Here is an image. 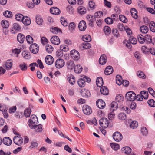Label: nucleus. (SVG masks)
<instances>
[{
	"label": "nucleus",
	"instance_id": "nucleus-1",
	"mask_svg": "<svg viewBox=\"0 0 155 155\" xmlns=\"http://www.w3.org/2000/svg\"><path fill=\"white\" fill-rule=\"evenodd\" d=\"M28 123L29 127H32V126L38 124L37 117L35 115H32L31 116V119L29 120Z\"/></svg>",
	"mask_w": 155,
	"mask_h": 155
},
{
	"label": "nucleus",
	"instance_id": "nucleus-2",
	"mask_svg": "<svg viewBox=\"0 0 155 155\" xmlns=\"http://www.w3.org/2000/svg\"><path fill=\"white\" fill-rule=\"evenodd\" d=\"M136 94L133 91L127 92L126 94L125 98L128 101H133L136 99Z\"/></svg>",
	"mask_w": 155,
	"mask_h": 155
},
{
	"label": "nucleus",
	"instance_id": "nucleus-3",
	"mask_svg": "<svg viewBox=\"0 0 155 155\" xmlns=\"http://www.w3.org/2000/svg\"><path fill=\"white\" fill-rule=\"evenodd\" d=\"M13 141L14 143L18 146L21 145L23 143V139L22 137L18 136H15L13 138Z\"/></svg>",
	"mask_w": 155,
	"mask_h": 155
},
{
	"label": "nucleus",
	"instance_id": "nucleus-4",
	"mask_svg": "<svg viewBox=\"0 0 155 155\" xmlns=\"http://www.w3.org/2000/svg\"><path fill=\"white\" fill-rule=\"evenodd\" d=\"M100 125L103 128H106L109 124V122L107 119L105 118H102L99 120Z\"/></svg>",
	"mask_w": 155,
	"mask_h": 155
},
{
	"label": "nucleus",
	"instance_id": "nucleus-5",
	"mask_svg": "<svg viewBox=\"0 0 155 155\" xmlns=\"http://www.w3.org/2000/svg\"><path fill=\"white\" fill-rule=\"evenodd\" d=\"M71 58L74 60H78L80 57L79 53L76 50H72L70 52Z\"/></svg>",
	"mask_w": 155,
	"mask_h": 155
},
{
	"label": "nucleus",
	"instance_id": "nucleus-6",
	"mask_svg": "<svg viewBox=\"0 0 155 155\" xmlns=\"http://www.w3.org/2000/svg\"><path fill=\"white\" fill-rule=\"evenodd\" d=\"M113 137L115 141L118 142L121 140L122 139V135L119 132H116L113 134Z\"/></svg>",
	"mask_w": 155,
	"mask_h": 155
},
{
	"label": "nucleus",
	"instance_id": "nucleus-7",
	"mask_svg": "<svg viewBox=\"0 0 155 155\" xmlns=\"http://www.w3.org/2000/svg\"><path fill=\"white\" fill-rule=\"evenodd\" d=\"M39 46L38 45L34 43L31 44L30 47V51L33 54H35L38 51Z\"/></svg>",
	"mask_w": 155,
	"mask_h": 155
},
{
	"label": "nucleus",
	"instance_id": "nucleus-8",
	"mask_svg": "<svg viewBox=\"0 0 155 155\" xmlns=\"http://www.w3.org/2000/svg\"><path fill=\"white\" fill-rule=\"evenodd\" d=\"M83 111L84 114L87 115H89L92 112V110L91 107L87 105H84L82 107Z\"/></svg>",
	"mask_w": 155,
	"mask_h": 155
},
{
	"label": "nucleus",
	"instance_id": "nucleus-9",
	"mask_svg": "<svg viewBox=\"0 0 155 155\" xmlns=\"http://www.w3.org/2000/svg\"><path fill=\"white\" fill-rule=\"evenodd\" d=\"M64 60L61 58L58 59L55 62V65L57 68H60L62 67L64 65Z\"/></svg>",
	"mask_w": 155,
	"mask_h": 155
},
{
	"label": "nucleus",
	"instance_id": "nucleus-10",
	"mask_svg": "<svg viewBox=\"0 0 155 155\" xmlns=\"http://www.w3.org/2000/svg\"><path fill=\"white\" fill-rule=\"evenodd\" d=\"M96 104L97 106L101 109L104 108L106 105L104 101L101 99H99L97 100Z\"/></svg>",
	"mask_w": 155,
	"mask_h": 155
},
{
	"label": "nucleus",
	"instance_id": "nucleus-11",
	"mask_svg": "<svg viewBox=\"0 0 155 155\" xmlns=\"http://www.w3.org/2000/svg\"><path fill=\"white\" fill-rule=\"evenodd\" d=\"M78 27L80 31H84L87 28L85 21L84 20L81 21L79 23Z\"/></svg>",
	"mask_w": 155,
	"mask_h": 155
},
{
	"label": "nucleus",
	"instance_id": "nucleus-12",
	"mask_svg": "<svg viewBox=\"0 0 155 155\" xmlns=\"http://www.w3.org/2000/svg\"><path fill=\"white\" fill-rule=\"evenodd\" d=\"M51 41L53 44L55 45H58L60 43V41L58 37L54 36L51 38Z\"/></svg>",
	"mask_w": 155,
	"mask_h": 155
},
{
	"label": "nucleus",
	"instance_id": "nucleus-13",
	"mask_svg": "<svg viewBox=\"0 0 155 155\" xmlns=\"http://www.w3.org/2000/svg\"><path fill=\"white\" fill-rule=\"evenodd\" d=\"M54 61V58L51 55H47L45 58V61L46 63L48 65H51L53 64Z\"/></svg>",
	"mask_w": 155,
	"mask_h": 155
},
{
	"label": "nucleus",
	"instance_id": "nucleus-14",
	"mask_svg": "<svg viewBox=\"0 0 155 155\" xmlns=\"http://www.w3.org/2000/svg\"><path fill=\"white\" fill-rule=\"evenodd\" d=\"M33 127L30 128L31 129H34V131L36 132H41L42 130V125L41 124L38 125L36 124Z\"/></svg>",
	"mask_w": 155,
	"mask_h": 155
},
{
	"label": "nucleus",
	"instance_id": "nucleus-15",
	"mask_svg": "<svg viewBox=\"0 0 155 155\" xmlns=\"http://www.w3.org/2000/svg\"><path fill=\"white\" fill-rule=\"evenodd\" d=\"M50 11L51 13L53 14L58 15L60 13V10L56 7L51 8L50 9Z\"/></svg>",
	"mask_w": 155,
	"mask_h": 155
},
{
	"label": "nucleus",
	"instance_id": "nucleus-16",
	"mask_svg": "<svg viewBox=\"0 0 155 155\" xmlns=\"http://www.w3.org/2000/svg\"><path fill=\"white\" fill-rule=\"evenodd\" d=\"M113 69L112 67L110 66H107L105 68L104 73L106 75H109L112 73Z\"/></svg>",
	"mask_w": 155,
	"mask_h": 155
},
{
	"label": "nucleus",
	"instance_id": "nucleus-17",
	"mask_svg": "<svg viewBox=\"0 0 155 155\" xmlns=\"http://www.w3.org/2000/svg\"><path fill=\"white\" fill-rule=\"evenodd\" d=\"M107 61V57L104 54L101 55L99 60V63L101 65H104Z\"/></svg>",
	"mask_w": 155,
	"mask_h": 155
},
{
	"label": "nucleus",
	"instance_id": "nucleus-18",
	"mask_svg": "<svg viewBox=\"0 0 155 155\" xmlns=\"http://www.w3.org/2000/svg\"><path fill=\"white\" fill-rule=\"evenodd\" d=\"M3 142L4 144L9 146L12 144V141L11 139L8 137H5L3 139Z\"/></svg>",
	"mask_w": 155,
	"mask_h": 155
},
{
	"label": "nucleus",
	"instance_id": "nucleus-19",
	"mask_svg": "<svg viewBox=\"0 0 155 155\" xmlns=\"http://www.w3.org/2000/svg\"><path fill=\"white\" fill-rule=\"evenodd\" d=\"M66 65L68 68L71 70L73 69L75 66L74 62L71 60H69L67 62Z\"/></svg>",
	"mask_w": 155,
	"mask_h": 155
},
{
	"label": "nucleus",
	"instance_id": "nucleus-20",
	"mask_svg": "<svg viewBox=\"0 0 155 155\" xmlns=\"http://www.w3.org/2000/svg\"><path fill=\"white\" fill-rule=\"evenodd\" d=\"M25 39V36L21 33L18 34L17 37V39L18 42L21 43L23 42Z\"/></svg>",
	"mask_w": 155,
	"mask_h": 155
},
{
	"label": "nucleus",
	"instance_id": "nucleus-21",
	"mask_svg": "<svg viewBox=\"0 0 155 155\" xmlns=\"http://www.w3.org/2000/svg\"><path fill=\"white\" fill-rule=\"evenodd\" d=\"M100 92L103 94L106 95L108 94L109 90L107 87L102 86L100 89Z\"/></svg>",
	"mask_w": 155,
	"mask_h": 155
},
{
	"label": "nucleus",
	"instance_id": "nucleus-22",
	"mask_svg": "<svg viewBox=\"0 0 155 155\" xmlns=\"http://www.w3.org/2000/svg\"><path fill=\"white\" fill-rule=\"evenodd\" d=\"M22 22L26 25H28L31 23V20L29 17L25 16L23 19Z\"/></svg>",
	"mask_w": 155,
	"mask_h": 155
},
{
	"label": "nucleus",
	"instance_id": "nucleus-23",
	"mask_svg": "<svg viewBox=\"0 0 155 155\" xmlns=\"http://www.w3.org/2000/svg\"><path fill=\"white\" fill-rule=\"evenodd\" d=\"M77 83L80 87H83L85 85V81L83 78H80L78 80Z\"/></svg>",
	"mask_w": 155,
	"mask_h": 155
},
{
	"label": "nucleus",
	"instance_id": "nucleus-24",
	"mask_svg": "<svg viewBox=\"0 0 155 155\" xmlns=\"http://www.w3.org/2000/svg\"><path fill=\"white\" fill-rule=\"evenodd\" d=\"M78 13L81 15L84 14L87 11L86 8L82 6H79L78 8Z\"/></svg>",
	"mask_w": 155,
	"mask_h": 155
},
{
	"label": "nucleus",
	"instance_id": "nucleus-25",
	"mask_svg": "<svg viewBox=\"0 0 155 155\" xmlns=\"http://www.w3.org/2000/svg\"><path fill=\"white\" fill-rule=\"evenodd\" d=\"M96 84L98 87H101L103 84V79L101 77L98 78L96 81Z\"/></svg>",
	"mask_w": 155,
	"mask_h": 155
},
{
	"label": "nucleus",
	"instance_id": "nucleus-26",
	"mask_svg": "<svg viewBox=\"0 0 155 155\" xmlns=\"http://www.w3.org/2000/svg\"><path fill=\"white\" fill-rule=\"evenodd\" d=\"M110 110L114 111L118 107V104L116 102L113 101L110 104Z\"/></svg>",
	"mask_w": 155,
	"mask_h": 155
},
{
	"label": "nucleus",
	"instance_id": "nucleus-27",
	"mask_svg": "<svg viewBox=\"0 0 155 155\" xmlns=\"http://www.w3.org/2000/svg\"><path fill=\"white\" fill-rule=\"evenodd\" d=\"M95 16L94 17L91 15H88L87 16V18L90 21L89 25H92L93 22L95 20Z\"/></svg>",
	"mask_w": 155,
	"mask_h": 155
},
{
	"label": "nucleus",
	"instance_id": "nucleus-28",
	"mask_svg": "<svg viewBox=\"0 0 155 155\" xmlns=\"http://www.w3.org/2000/svg\"><path fill=\"white\" fill-rule=\"evenodd\" d=\"M130 12L132 16L135 19H137L138 18L137 15V11L134 8H132L131 9Z\"/></svg>",
	"mask_w": 155,
	"mask_h": 155
},
{
	"label": "nucleus",
	"instance_id": "nucleus-29",
	"mask_svg": "<svg viewBox=\"0 0 155 155\" xmlns=\"http://www.w3.org/2000/svg\"><path fill=\"white\" fill-rule=\"evenodd\" d=\"M36 21L38 25H42L43 20L41 17L39 15H37L36 17Z\"/></svg>",
	"mask_w": 155,
	"mask_h": 155
},
{
	"label": "nucleus",
	"instance_id": "nucleus-30",
	"mask_svg": "<svg viewBox=\"0 0 155 155\" xmlns=\"http://www.w3.org/2000/svg\"><path fill=\"white\" fill-rule=\"evenodd\" d=\"M116 83L118 85H120L122 84L123 80L121 76L119 75H117L116 76Z\"/></svg>",
	"mask_w": 155,
	"mask_h": 155
},
{
	"label": "nucleus",
	"instance_id": "nucleus-31",
	"mask_svg": "<svg viewBox=\"0 0 155 155\" xmlns=\"http://www.w3.org/2000/svg\"><path fill=\"white\" fill-rule=\"evenodd\" d=\"M74 68V71L76 73H80L83 69L82 67L80 65L75 66Z\"/></svg>",
	"mask_w": 155,
	"mask_h": 155
},
{
	"label": "nucleus",
	"instance_id": "nucleus-32",
	"mask_svg": "<svg viewBox=\"0 0 155 155\" xmlns=\"http://www.w3.org/2000/svg\"><path fill=\"white\" fill-rule=\"evenodd\" d=\"M12 61L11 60H9L6 62L5 64L6 68L7 70H9L11 69L12 65Z\"/></svg>",
	"mask_w": 155,
	"mask_h": 155
},
{
	"label": "nucleus",
	"instance_id": "nucleus-33",
	"mask_svg": "<svg viewBox=\"0 0 155 155\" xmlns=\"http://www.w3.org/2000/svg\"><path fill=\"white\" fill-rule=\"evenodd\" d=\"M68 80L69 83H70L71 85H73L75 82V77L73 76H70L68 78Z\"/></svg>",
	"mask_w": 155,
	"mask_h": 155
},
{
	"label": "nucleus",
	"instance_id": "nucleus-34",
	"mask_svg": "<svg viewBox=\"0 0 155 155\" xmlns=\"http://www.w3.org/2000/svg\"><path fill=\"white\" fill-rule=\"evenodd\" d=\"M82 40L85 42H88L91 41V38L90 35H85L83 36Z\"/></svg>",
	"mask_w": 155,
	"mask_h": 155
},
{
	"label": "nucleus",
	"instance_id": "nucleus-35",
	"mask_svg": "<svg viewBox=\"0 0 155 155\" xmlns=\"http://www.w3.org/2000/svg\"><path fill=\"white\" fill-rule=\"evenodd\" d=\"M13 29L15 32H17L19 31L21 29V27L20 25L17 23H14L13 24Z\"/></svg>",
	"mask_w": 155,
	"mask_h": 155
},
{
	"label": "nucleus",
	"instance_id": "nucleus-36",
	"mask_svg": "<svg viewBox=\"0 0 155 155\" xmlns=\"http://www.w3.org/2000/svg\"><path fill=\"white\" fill-rule=\"evenodd\" d=\"M150 30L153 32H155V23L153 21H151L149 24Z\"/></svg>",
	"mask_w": 155,
	"mask_h": 155
},
{
	"label": "nucleus",
	"instance_id": "nucleus-37",
	"mask_svg": "<svg viewBox=\"0 0 155 155\" xmlns=\"http://www.w3.org/2000/svg\"><path fill=\"white\" fill-rule=\"evenodd\" d=\"M122 150L124 151V153L126 154H129L131 152V149L129 147H125L122 148Z\"/></svg>",
	"mask_w": 155,
	"mask_h": 155
},
{
	"label": "nucleus",
	"instance_id": "nucleus-38",
	"mask_svg": "<svg viewBox=\"0 0 155 155\" xmlns=\"http://www.w3.org/2000/svg\"><path fill=\"white\" fill-rule=\"evenodd\" d=\"M45 49L48 53H51L53 51L54 48L51 45H48L46 46Z\"/></svg>",
	"mask_w": 155,
	"mask_h": 155
},
{
	"label": "nucleus",
	"instance_id": "nucleus-39",
	"mask_svg": "<svg viewBox=\"0 0 155 155\" xmlns=\"http://www.w3.org/2000/svg\"><path fill=\"white\" fill-rule=\"evenodd\" d=\"M140 31L143 33H146L148 31V28L146 26L143 25L140 27Z\"/></svg>",
	"mask_w": 155,
	"mask_h": 155
},
{
	"label": "nucleus",
	"instance_id": "nucleus-40",
	"mask_svg": "<svg viewBox=\"0 0 155 155\" xmlns=\"http://www.w3.org/2000/svg\"><path fill=\"white\" fill-rule=\"evenodd\" d=\"M60 22L61 24L64 27H66L68 25V23L67 20L63 17H61Z\"/></svg>",
	"mask_w": 155,
	"mask_h": 155
},
{
	"label": "nucleus",
	"instance_id": "nucleus-41",
	"mask_svg": "<svg viewBox=\"0 0 155 155\" xmlns=\"http://www.w3.org/2000/svg\"><path fill=\"white\" fill-rule=\"evenodd\" d=\"M2 27L5 28H7L9 26L8 21L6 20H2L1 22Z\"/></svg>",
	"mask_w": 155,
	"mask_h": 155
},
{
	"label": "nucleus",
	"instance_id": "nucleus-42",
	"mask_svg": "<svg viewBox=\"0 0 155 155\" xmlns=\"http://www.w3.org/2000/svg\"><path fill=\"white\" fill-rule=\"evenodd\" d=\"M15 18L16 20L20 21H22L24 17V16L21 14H17L15 16Z\"/></svg>",
	"mask_w": 155,
	"mask_h": 155
},
{
	"label": "nucleus",
	"instance_id": "nucleus-43",
	"mask_svg": "<svg viewBox=\"0 0 155 155\" xmlns=\"http://www.w3.org/2000/svg\"><path fill=\"white\" fill-rule=\"evenodd\" d=\"M3 15L6 17L10 18L12 16V12L9 11L7 10L4 12Z\"/></svg>",
	"mask_w": 155,
	"mask_h": 155
},
{
	"label": "nucleus",
	"instance_id": "nucleus-44",
	"mask_svg": "<svg viewBox=\"0 0 155 155\" xmlns=\"http://www.w3.org/2000/svg\"><path fill=\"white\" fill-rule=\"evenodd\" d=\"M140 94L145 99H147L148 97V94L147 91H141Z\"/></svg>",
	"mask_w": 155,
	"mask_h": 155
},
{
	"label": "nucleus",
	"instance_id": "nucleus-45",
	"mask_svg": "<svg viewBox=\"0 0 155 155\" xmlns=\"http://www.w3.org/2000/svg\"><path fill=\"white\" fill-rule=\"evenodd\" d=\"M19 67L21 70L23 71H25L27 69V65L24 62L21 63Z\"/></svg>",
	"mask_w": 155,
	"mask_h": 155
},
{
	"label": "nucleus",
	"instance_id": "nucleus-46",
	"mask_svg": "<svg viewBox=\"0 0 155 155\" xmlns=\"http://www.w3.org/2000/svg\"><path fill=\"white\" fill-rule=\"evenodd\" d=\"M111 29L108 26H105L104 28V31L106 35H108L111 32Z\"/></svg>",
	"mask_w": 155,
	"mask_h": 155
},
{
	"label": "nucleus",
	"instance_id": "nucleus-47",
	"mask_svg": "<svg viewBox=\"0 0 155 155\" xmlns=\"http://www.w3.org/2000/svg\"><path fill=\"white\" fill-rule=\"evenodd\" d=\"M138 40L139 42L141 44L143 43L145 41V39L143 36L142 35H140L137 36Z\"/></svg>",
	"mask_w": 155,
	"mask_h": 155
},
{
	"label": "nucleus",
	"instance_id": "nucleus-48",
	"mask_svg": "<svg viewBox=\"0 0 155 155\" xmlns=\"http://www.w3.org/2000/svg\"><path fill=\"white\" fill-rule=\"evenodd\" d=\"M31 109L30 108L25 109L24 111V115L27 117H30L31 113Z\"/></svg>",
	"mask_w": 155,
	"mask_h": 155
},
{
	"label": "nucleus",
	"instance_id": "nucleus-49",
	"mask_svg": "<svg viewBox=\"0 0 155 155\" xmlns=\"http://www.w3.org/2000/svg\"><path fill=\"white\" fill-rule=\"evenodd\" d=\"M145 41L146 40V41L149 42V43H152L153 45V42H152V38L150 35L147 34L145 36Z\"/></svg>",
	"mask_w": 155,
	"mask_h": 155
},
{
	"label": "nucleus",
	"instance_id": "nucleus-50",
	"mask_svg": "<svg viewBox=\"0 0 155 155\" xmlns=\"http://www.w3.org/2000/svg\"><path fill=\"white\" fill-rule=\"evenodd\" d=\"M137 76L140 78L143 79L145 78L146 76L144 74L143 72L141 71H138L137 73Z\"/></svg>",
	"mask_w": 155,
	"mask_h": 155
},
{
	"label": "nucleus",
	"instance_id": "nucleus-51",
	"mask_svg": "<svg viewBox=\"0 0 155 155\" xmlns=\"http://www.w3.org/2000/svg\"><path fill=\"white\" fill-rule=\"evenodd\" d=\"M91 45L88 42H84L83 44V48L84 49H88L90 48Z\"/></svg>",
	"mask_w": 155,
	"mask_h": 155
},
{
	"label": "nucleus",
	"instance_id": "nucleus-52",
	"mask_svg": "<svg viewBox=\"0 0 155 155\" xmlns=\"http://www.w3.org/2000/svg\"><path fill=\"white\" fill-rule=\"evenodd\" d=\"M137 122L136 121H133L131 122L130 124V127L132 129L136 128L138 126Z\"/></svg>",
	"mask_w": 155,
	"mask_h": 155
},
{
	"label": "nucleus",
	"instance_id": "nucleus-53",
	"mask_svg": "<svg viewBox=\"0 0 155 155\" xmlns=\"http://www.w3.org/2000/svg\"><path fill=\"white\" fill-rule=\"evenodd\" d=\"M118 116L119 119L121 120H124L126 118V115L123 113L119 114Z\"/></svg>",
	"mask_w": 155,
	"mask_h": 155
},
{
	"label": "nucleus",
	"instance_id": "nucleus-54",
	"mask_svg": "<svg viewBox=\"0 0 155 155\" xmlns=\"http://www.w3.org/2000/svg\"><path fill=\"white\" fill-rule=\"evenodd\" d=\"M60 49L61 50L63 51H67L68 50L69 48L68 46L63 45L60 46Z\"/></svg>",
	"mask_w": 155,
	"mask_h": 155
},
{
	"label": "nucleus",
	"instance_id": "nucleus-55",
	"mask_svg": "<svg viewBox=\"0 0 155 155\" xmlns=\"http://www.w3.org/2000/svg\"><path fill=\"white\" fill-rule=\"evenodd\" d=\"M27 42L29 44H31L33 41V39L32 37L29 35H27L26 38Z\"/></svg>",
	"mask_w": 155,
	"mask_h": 155
},
{
	"label": "nucleus",
	"instance_id": "nucleus-56",
	"mask_svg": "<svg viewBox=\"0 0 155 155\" xmlns=\"http://www.w3.org/2000/svg\"><path fill=\"white\" fill-rule=\"evenodd\" d=\"M120 20L123 23H126L127 21V19L126 17L123 15H120L119 16Z\"/></svg>",
	"mask_w": 155,
	"mask_h": 155
},
{
	"label": "nucleus",
	"instance_id": "nucleus-57",
	"mask_svg": "<svg viewBox=\"0 0 155 155\" xmlns=\"http://www.w3.org/2000/svg\"><path fill=\"white\" fill-rule=\"evenodd\" d=\"M147 103L150 107H155V101L153 99H151L147 101Z\"/></svg>",
	"mask_w": 155,
	"mask_h": 155
},
{
	"label": "nucleus",
	"instance_id": "nucleus-58",
	"mask_svg": "<svg viewBox=\"0 0 155 155\" xmlns=\"http://www.w3.org/2000/svg\"><path fill=\"white\" fill-rule=\"evenodd\" d=\"M111 112L109 113L108 114V118L109 120L113 119L115 117V114L113 111H111Z\"/></svg>",
	"mask_w": 155,
	"mask_h": 155
},
{
	"label": "nucleus",
	"instance_id": "nucleus-59",
	"mask_svg": "<svg viewBox=\"0 0 155 155\" xmlns=\"http://www.w3.org/2000/svg\"><path fill=\"white\" fill-rule=\"evenodd\" d=\"M110 145L112 148L115 150H117L119 148V145L118 144L115 143H112Z\"/></svg>",
	"mask_w": 155,
	"mask_h": 155
},
{
	"label": "nucleus",
	"instance_id": "nucleus-60",
	"mask_svg": "<svg viewBox=\"0 0 155 155\" xmlns=\"http://www.w3.org/2000/svg\"><path fill=\"white\" fill-rule=\"evenodd\" d=\"M15 116L16 118L19 119L22 117L23 115L21 112H16L15 114Z\"/></svg>",
	"mask_w": 155,
	"mask_h": 155
},
{
	"label": "nucleus",
	"instance_id": "nucleus-61",
	"mask_svg": "<svg viewBox=\"0 0 155 155\" xmlns=\"http://www.w3.org/2000/svg\"><path fill=\"white\" fill-rule=\"evenodd\" d=\"M141 132L143 135H146L148 133V131L145 127H143L141 128Z\"/></svg>",
	"mask_w": 155,
	"mask_h": 155
},
{
	"label": "nucleus",
	"instance_id": "nucleus-62",
	"mask_svg": "<svg viewBox=\"0 0 155 155\" xmlns=\"http://www.w3.org/2000/svg\"><path fill=\"white\" fill-rule=\"evenodd\" d=\"M123 98L122 96L119 95L116 96L115 99L116 101L120 102L123 101Z\"/></svg>",
	"mask_w": 155,
	"mask_h": 155
},
{
	"label": "nucleus",
	"instance_id": "nucleus-63",
	"mask_svg": "<svg viewBox=\"0 0 155 155\" xmlns=\"http://www.w3.org/2000/svg\"><path fill=\"white\" fill-rule=\"evenodd\" d=\"M75 27V24L74 22H71L70 23L69 26V28L70 30L71 31L73 30L74 29Z\"/></svg>",
	"mask_w": 155,
	"mask_h": 155
},
{
	"label": "nucleus",
	"instance_id": "nucleus-64",
	"mask_svg": "<svg viewBox=\"0 0 155 155\" xmlns=\"http://www.w3.org/2000/svg\"><path fill=\"white\" fill-rule=\"evenodd\" d=\"M103 15V13L102 12H97L95 13L94 14L95 17L96 18L100 17Z\"/></svg>",
	"mask_w": 155,
	"mask_h": 155
}]
</instances>
